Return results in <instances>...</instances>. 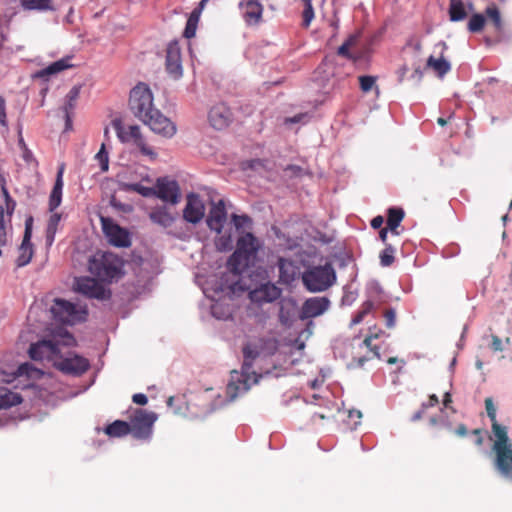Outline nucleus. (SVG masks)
<instances>
[{
    "mask_svg": "<svg viewBox=\"0 0 512 512\" xmlns=\"http://www.w3.org/2000/svg\"><path fill=\"white\" fill-rule=\"evenodd\" d=\"M276 349V341L273 339H259L256 342H248L244 345L243 364L241 371H232L226 387V395L229 401H234L239 395L246 393L253 384H257L261 375L253 371L254 361L263 353L264 346Z\"/></svg>",
    "mask_w": 512,
    "mask_h": 512,
    "instance_id": "1",
    "label": "nucleus"
},
{
    "mask_svg": "<svg viewBox=\"0 0 512 512\" xmlns=\"http://www.w3.org/2000/svg\"><path fill=\"white\" fill-rule=\"evenodd\" d=\"M485 409L491 421L492 452L495 454L494 467L501 477L512 482V440L508 426L497 421V409L493 399H485Z\"/></svg>",
    "mask_w": 512,
    "mask_h": 512,
    "instance_id": "2",
    "label": "nucleus"
},
{
    "mask_svg": "<svg viewBox=\"0 0 512 512\" xmlns=\"http://www.w3.org/2000/svg\"><path fill=\"white\" fill-rule=\"evenodd\" d=\"M130 109L134 115L156 133H160V112L153 106V96L149 87L139 83L130 92Z\"/></svg>",
    "mask_w": 512,
    "mask_h": 512,
    "instance_id": "3",
    "label": "nucleus"
},
{
    "mask_svg": "<svg viewBox=\"0 0 512 512\" xmlns=\"http://www.w3.org/2000/svg\"><path fill=\"white\" fill-rule=\"evenodd\" d=\"M259 242L252 233H246L236 243V249L228 260L230 270L235 274H241L254 263Z\"/></svg>",
    "mask_w": 512,
    "mask_h": 512,
    "instance_id": "4",
    "label": "nucleus"
},
{
    "mask_svg": "<svg viewBox=\"0 0 512 512\" xmlns=\"http://www.w3.org/2000/svg\"><path fill=\"white\" fill-rule=\"evenodd\" d=\"M89 271L103 282H111L123 275V261L111 252H97L89 260Z\"/></svg>",
    "mask_w": 512,
    "mask_h": 512,
    "instance_id": "5",
    "label": "nucleus"
},
{
    "mask_svg": "<svg viewBox=\"0 0 512 512\" xmlns=\"http://www.w3.org/2000/svg\"><path fill=\"white\" fill-rule=\"evenodd\" d=\"M335 279V271L328 264L312 267L302 274L303 285L312 293L327 290L334 284Z\"/></svg>",
    "mask_w": 512,
    "mask_h": 512,
    "instance_id": "6",
    "label": "nucleus"
},
{
    "mask_svg": "<svg viewBox=\"0 0 512 512\" xmlns=\"http://www.w3.org/2000/svg\"><path fill=\"white\" fill-rule=\"evenodd\" d=\"M50 311L56 321L70 325L85 320L87 315L85 309L78 310L73 303L59 298L54 300Z\"/></svg>",
    "mask_w": 512,
    "mask_h": 512,
    "instance_id": "7",
    "label": "nucleus"
},
{
    "mask_svg": "<svg viewBox=\"0 0 512 512\" xmlns=\"http://www.w3.org/2000/svg\"><path fill=\"white\" fill-rule=\"evenodd\" d=\"M113 126L121 142H133L140 149L143 155L148 156L151 159H156L157 154L146 145L137 125H131L128 128H124L120 121H113Z\"/></svg>",
    "mask_w": 512,
    "mask_h": 512,
    "instance_id": "8",
    "label": "nucleus"
},
{
    "mask_svg": "<svg viewBox=\"0 0 512 512\" xmlns=\"http://www.w3.org/2000/svg\"><path fill=\"white\" fill-rule=\"evenodd\" d=\"M128 414L131 432L137 438L147 436L150 433L154 422L157 420L156 414L149 413L140 408L130 409Z\"/></svg>",
    "mask_w": 512,
    "mask_h": 512,
    "instance_id": "9",
    "label": "nucleus"
},
{
    "mask_svg": "<svg viewBox=\"0 0 512 512\" xmlns=\"http://www.w3.org/2000/svg\"><path fill=\"white\" fill-rule=\"evenodd\" d=\"M103 233L110 244L115 247L126 248L131 245L130 233L109 217L100 218Z\"/></svg>",
    "mask_w": 512,
    "mask_h": 512,
    "instance_id": "10",
    "label": "nucleus"
},
{
    "mask_svg": "<svg viewBox=\"0 0 512 512\" xmlns=\"http://www.w3.org/2000/svg\"><path fill=\"white\" fill-rule=\"evenodd\" d=\"M28 352L30 358L35 361L48 360L55 364L59 356L60 349L58 344L53 340L44 339L31 344Z\"/></svg>",
    "mask_w": 512,
    "mask_h": 512,
    "instance_id": "11",
    "label": "nucleus"
},
{
    "mask_svg": "<svg viewBox=\"0 0 512 512\" xmlns=\"http://www.w3.org/2000/svg\"><path fill=\"white\" fill-rule=\"evenodd\" d=\"M331 302L326 296L310 297L304 301L299 311L301 320L312 319L323 315L330 308Z\"/></svg>",
    "mask_w": 512,
    "mask_h": 512,
    "instance_id": "12",
    "label": "nucleus"
},
{
    "mask_svg": "<svg viewBox=\"0 0 512 512\" xmlns=\"http://www.w3.org/2000/svg\"><path fill=\"white\" fill-rule=\"evenodd\" d=\"M54 366L66 374L81 375L89 369L90 364L86 358L79 355L73 354L62 357L59 353Z\"/></svg>",
    "mask_w": 512,
    "mask_h": 512,
    "instance_id": "13",
    "label": "nucleus"
},
{
    "mask_svg": "<svg viewBox=\"0 0 512 512\" xmlns=\"http://www.w3.org/2000/svg\"><path fill=\"white\" fill-rule=\"evenodd\" d=\"M75 290L88 298L104 300L110 297L104 286L96 279L90 277H80L75 281Z\"/></svg>",
    "mask_w": 512,
    "mask_h": 512,
    "instance_id": "14",
    "label": "nucleus"
},
{
    "mask_svg": "<svg viewBox=\"0 0 512 512\" xmlns=\"http://www.w3.org/2000/svg\"><path fill=\"white\" fill-rule=\"evenodd\" d=\"M281 289L275 284L267 282L249 292L252 304L262 305L272 303L281 296Z\"/></svg>",
    "mask_w": 512,
    "mask_h": 512,
    "instance_id": "15",
    "label": "nucleus"
},
{
    "mask_svg": "<svg viewBox=\"0 0 512 512\" xmlns=\"http://www.w3.org/2000/svg\"><path fill=\"white\" fill-rule=\"evenodd\" d=\"M165 69L172 79H179L183 75L181 51L177 42H172L166 50Z\"/></svg>",
    "mask_w": 512,
    "mask_h": 512,
    "instance_id": "16",
    "label": "nucleus"
},
{
    "mask_svg": "<svg viewBox=\"0 0 512 512\" xmlns=\"http://www.w3.org/2000/svg\"><path fill=\"white\" fill-rule=\"evenodd\" d=\"M32 224L33 218H27L25 221V231L23 239L19 247V255L16 260V264L18 267H23L30 263L34 254L33 244L31 243Z\"/></svg>",
    "mask_w": 512,
    "mask_h": 512,
    "instance_id": "17",
    "label": "nucleus"
},
{
    "mask_svg": "<svg viewBox=\"0 0 512 512\" xmlns=\"http://www.w3.org/2000/svg\"><path fill=\"white\" fill-rule=\"evenodd\" d=\"M205 214V206L199 195L191 193L183 210V218L192 224L199 223Z\"/></svg>",
    "mask_w": 512,
    "mask_h": 512,
    "instance_id": "18",
    "label": "nucleus"
},
{
    "mask_svg": "<svg viewBox=\"0 0 512 512\" xmlns=\"http://www.w3.org/2000/svg\"><path fill=\"white\" fill-rule=\"evenodd\" d=\"M247 25H257L262 20L263 6L259 0H242L238 4Z\"/></svg>",
    "mask_w": 512,
    "mask_h": 512,
    "instance_id": "19",
    "label": "nucleus"
},
{
    "mask_svg": "<svg viewBox=\"0 0 512 512\" xmlns=\"http://www.w3.org/2000/svg\"><path fill=\"white\" fill-rule=\"evenodd\" d=\"M227 220V211L223 200L213 203L206 218V224L210 230L221 233L223 226Z\"/></svg>",
    "mask_w": 512,
    "mask_h": 512,
    "instance_id": "20",
    "label": "nucleus"
},
{
    "mask_svg": "<svg viewBox=\"0 0 512 512\" xmlns=\"http://www.w3.org/2000/svg\"><path fill=\"white\" fill-rule=\"evenodd\" d=\"M231 111L224 104L212 107L209 111V121L213 128L222 130L228 126L231 121Z\"/></svg>",
    "mask_w": 512,
    "mask_h": 512,
    "instance_id": "21",
    "label": "nucleus"
},
{
    "mask_svg": "<svg viewBox=\"0 0 512 512\" xmlns=\"http://www.w3.org/2000/svg\"><path fill=\"white\" fill-rule=\"evenodd\" d=\"M277 266L279 269L280 283L290 285L292 282L295 281L299 273V267L293 260L279 257Z\"/></svg>",
    "mask_w": 512,
    "mask_h": 512,
    "instance_id": "22",
    "label": "nucleus"
},
{
    "mask_svg": "<svg viewBox=\"0 0 512 512\" xmlns=\"http://www.w3.org/2000/svg\"><path fill=\"white\" fill-rule=\"evenodd\" d=\"M297 314V303L293 298L280 301L279 322L285 327H291Z\"/></svg>",
    "mask_w": 512,
    "mask_h": 512,
    "instance_id": "23",
    "label": "nucleus"
},
{
    "mask_svg": "<svg viewBox=\"0 0 512 512\" xmlns=\"http://www.w3.org/2000/svg\"><path fill=\"white\" fill-rule=\"evenodd\" d=\"M435 48H441L440 57L438 59L434 56H429L427 59V67L433 68L439 77H443L451 70V64L443 57L444 51L447 49V44L440 41L435 45Z\"/></svg>",
    "mask_w": 512,
    "mask_h": 512,
    "instance_id": "24",
    "label": "nucleus"
},
{
    "mask_svg": "<svg viewBox=\"0 0 512 512\" xmlns=\"http://www.w3.org/2000/svg\"><path fill=\"white\" fill-rule=\"evenodd\" d=\"M65 171V163H61L58 167L56 180L49 197V210L53 212L60 206L62 201V190L64 186L63 174Z\"/></svg>",
    "mask_w": 512,
    "mask_h": 512,
    "instance_id": "25",
    "label": "nucleus"
},
{
    "mask_svg": "<svg viewBox=\"0 0 512 512\" xmlns=\"http://www.w3.org/2000/svg\"><path fill=\"white\" fill-rule=\"evenodd\" d=\"M162 202L177 204L181 198L180 187L177 181L162 177Z\"/></svg>",
    "mask_w": 512,
    "mask_h": 512,
    "instance_id": "26",
    "label": "nucleus"
},
{
    "mask_svg": "<svg viewBox=\"0 0 512 512\" xmlns=\"http://www.w3.org/2000/svg\"><path fill=\"white\" fill-rule=\"evenodd\" d=\"M19 3L24 11L29 12L46 13L57 10V3L55 0H19Z\"/></svg>",
    "mask_w": 512,
    "mask_h": 512,
    "instance_id": "27",
    "label": "nucleus"
},
{
    "mask_svg": "<svg viewBox=\"0 0 512 512\" xmlns=\"http://www.w3.org/2000/svg\"><path fill=\"white\" fill-rule=\"evenodd\" d=\"M123 188L129 191L137 192L143 197L160 198V177L156 178L152 186H147L140 183H126Z\"/></svg>",
    "mask_w": 512,
    "mask_h": 512,
    "instance_id": "28",
    "label": "nucleus"
},
{
    "mask_svg": "<svg viewBox=\"0 0 512 512\" xmlns=\"http://www.w3.org/2000/svg\"><path fill=\"white\" fill-rule=\"evenodd\" d=\"M21 402L22 397L19 393L13 392L6 387L0 386V409H7L18 405Z\"/></svg>",
    "mask_w": 512,
    "mask_h": 512,
    "instance_id": "29",
    "label": "nucleus"
},
{
    "mask_svg": "<svg viewBox=\"0 0 512 512\" xmlns=\"http://www.w3.org/2000/svg\"><path fill=\"white\" fill-rule=\"evenodd\" d=\"M80 95V87L74 86L70 89L68 94L66 95V102L63 107L65 118H66V126H70L71 124V113L76 106V102Z\"/></svg>",
    "mask_w": 512,
    "mask_h": 512,
    "instance_id": "30",
    "label": "nucleus"
},
{
    "mask_svg": "<svg viewBox=\"0 0 512 512\" xmlns=\"http://www.w3.org/2000/svg\"><path fill=\"white\" fill-rule=\"evenodd\" d=\"M130 432V424L122 420H116L105 428V433L110 437H122Z\"/></svg>",
    "mask_w": 512,
    "mask_h": 512,
    "instance_id": "31",
    "label": "nucleus"
},
{
    "mask_svg": "<svg viewBox=\"0 0 512 512\" xmlns=\"http://www.w3.org/2000/svg\"><path fill=\"white\" fill-rule=\"evenodd\" d=\"M70 59L71 58H63L58 61H55L52 64H50L49 66H47L46 68L39 71L37 75L39 77L44 78L46 76L56 74V73H59L67 68H70V67H72V64L70 63Z\"/></svg>",
    "mask_w": 512,
    "mask_h": 512,
    "instance_id": "32",
    "label": "nucleus"
},
{
    "mask_svg": "<svg viewBox=\"0 0 512 512\" xmlns=\"http://www.w3.org/2000/svg\"><path fill=\"white\" fill-rule=\"evenodd\" d=\"M167 407L175 415L187 417L188 405L182 396L169 397Z\"/></svg>",
    "mask_w": 512,
    "mask_h": 512,
    "instance_id": "33",
    "label": "nucleus"
},
{
    "mask_svg": "<svg viewBox=\"0 0 512 512\" xmlns=\"http://www.w3.org/2000/svg\"><path fill=\"white\" fill-rule=\"evenodd\" d=\"M449 16L452 22H459L466 18L467 13L462 0H450Z\"/></svg>",
    "mask_w": 512,
    "mask_h": 512,
    "instance_id": "34",
    "label": "nucleus"
},
{
    "mask_svg": "<svg viewBox=\"0 0 512 512\" xmlns=\"http://www.w3.org/2000/svg\"><path fill=\"white\" fill-rule=\"evenodd\" d=\"M405 216L404 210L402 208L391 207L388 209L387 216V227L389 229L398 228L401 221Z\"/></svg>",
    "mask_w": 512,
    "mask_h": 512,
    "instance_id": "35",
    "label": "nucleus"
},
{
    "mask_svg": "<svg viewBox=\"0 0 512 512\" xmlns=\"http://www.w3.org/2000/svg\"><path fill=\"white\" fill-rule=\"evenodd\" d=\"M485 16L480 13L473 14L467 24V29L471 33H479L485 26Z\"/></svg>",
    "mask_w": 512,
    "mask_h": 512,
    "instance_id": "36",
    "label": "nucleus"
},
{
    "mask_svg": "<svg viewBox=\"0 0 512 512\" xmlns=\"http://www.w3.org/2000/svg\"><path fill=\"white\" fill-rule=\"evenodd\" d=\"M485 14L493 23L496 31H502L503 23L499 9L495 5L488 6L485 10Z\"/></svg>",
    "mask_w": 512,
    "mask_h": 512,
    "instance_id": "37",
    "label": "nucleus"
},
{
    "mask_svg": "<svg viewBox=\"0 0 512 512\" xmlns=\"http://www.w3.org/2000/svg\"><path fill=\"white\" fill-rule=\"evenodd\" d=\"M211 314L219 320H226L231 316V309L228 305L215 302L211 305Z\"/></svg>",
    "mask_w": 512,
    "mask_h": 512,
    "instance_id": "38",
    "label": "nucleus"
},
{
    "mask_svg": "<svg viewBox=\"0 0 512 512\" xmlns=\"http://www.w3.org/2000/svg\"><path fill=\"white\" fill-rule=\"evenodd\" d=\"M395 248L391 244H386L385 249L380 253V264L383 267H389L393 264L395 257Z\"/></svg>",
    "mask_w": 512,
    "mask_h": 512,
    "instance_id": "39",
    "label": "nucleus"
},
{
    "mask_svg": "<svg viewBox=\"0 0 512 512\" xmlns=\"http://www.w3.org/2000/svg\"><path fill=\"white\" fill-rule=\"evenodd\" d=\"M374 308V303L373 301L371 300H367L365 301L362 306H361V309L360 311L354 316V318L352 319L351 321V325H357L359 323H361L364 319V317L370 313L372 311V309Z\"/></svg>",
    "mask_w": 512,
    "mask_h": 512,
    "instance_id": "40",
    "label": "nucleus"
},
{
    "mask_svg": "<svg viewBox=\"0 0 512 512\" xmlns=\"http://www.w3.org/2000/svg\"><path fill=\"white\" fill-rule=\"evenodd\" d=\"M162 137L172 138L177 132L176 124L162 115Z\"/></svg>",
    "mask_w": 512,
    "mask_h": 512,
    "instance_id": "41",
    "label": "nucleus"
},
{
    "mask_svg": "<svg viewBox=\"0 0 512 512\" xmlns=\"http://www.w3.org/2000/svg\"><path fill=\"white\" fill-rule=\"evenodd\" d=\"M357 41L356 35H350L349 38L338 48V55L343 56L345 58L351 59L352 55L349 51L350 46H352Z\"/></svg>",
    "mask_w": 512,
    "mask_h": 512,
    "instance_id": "42",
    "label": "nucleus"
},
{
    "mask_svg": "<svg viewBox=\"0 0 512 512\" xmlns=\"http://www.w3.org/2000/svg\"><path fill=\"white\" fill-rule=\"evenodd\" d=\"M311 119V115L309 113H299L292 117H286L284 119V124L290 125V124H306Z\"/></svg>",
    "mask_w": 512,
    "mask_h": 512,
    "instance_id": "43",
    "label": "nucleus"
},
{
    "mask_svg": "<svg viewBox=\"0 0 512 512\" xmlns=\"http://www.w3.org/2000/svg\"><path fill=\"white\" fill-rule=\"evenodd\" d=\"M359 82L361 90L367 93L375 86L376 78L370 75H363L359 77Z\"/></svg>",
    "mask_w": 512,
    "mask_h": 512,
    "instance_id": "44",
    "label": "nucleus"
},
{
    "mask_svg": "<svg viewBox=\"0 0 512 512\" xmlns=\"http://www.w3.org/2000/svg\"><path fill=\"white\" fill-rule=\"evenodd\" d=\"M110 205L114 209L123 212V213H131L133 211V206L128 203H122L115 196H112L110 199Z\"/></svg>",
    "mask_w": 512,
    "mask_h": 512,
    "instance_id": "45",
    "label": "nucleus"
},
{
    "mask_svg": "<svg viewBox=\"0 0 512 512\" xmlns=\"http://www.w3.org/2000/svg\"><path fill=\"white\" fill-rule=\"evenodd\" d=\"M96 158L100 162L101 170L104 171V172L107 171L108 168H109V159H108V153L105 150V144L104 143L101 145L100 150L96 154Z\"/></svg>",
    "mask_w": 512,
    "mask_h": 512,
    "instance_id": "46",
    "label": "nucleus"
},
{
    "mask_svg": "<svg viewBox=\"0 0 512 512\" xmlns=\"http://www.w3.org/2000/svg\"><path fill=\"white\" fill-rule=\"evenodd\" d=\"M7 243V233L6 227L4 223V209L0 206V247L6 245Z\"/></svg>",
    "mask_w": 512,
    "mask_h": 512,
    "instance_id": "47",
    "label": "nucleus"
},
{
    "mask_svg": "<svg viewBox=\"0 0 512 512\" xmlns=\"http://www.w3.org/2000/svg\"><path fill=\"white\" fill-rule=\"evenodd\" d=\"M0 125L4 128L8 127L7 114H6V101L0 95Z\"/></svg>",
    "mask_w": 512,
    "mask_h": 512,
    "instance_id": "48",
    "label": "nucleus"
},
{
    "mask_svg": "<svg viewBox=\"0 0 512 512\" xmlns=\"http://www.w3.org/2000/svg\"><path fill=\"white\" fill-rule=\"evenodd\" d=\"M384 318L386 321L387 328H393L396 324V311L393 308H390L385 311Z\"/></svg>",
    "mask_w": 512,
    "mask_h": 512,
    "instance_id": "49",
    "label": "nucleus"
},
{
    "mask_svg": "<svg viewBox=\"0 0 512 512\" xmlns=\"http://www.w3.org/2000/svg\"><path fill=\"white\" fill-rule=\"evenodd\" d=\"M60 220H61V215L59 213H53L49 217L46 230L57 232Z\"/></svg>",
    "mask_w": 512,
    "mask_h": 512,
    "instance_id": "50",
    "label": "nucleus"
},
{
    "mask_svg": "<svg viewBox=\"0 0 512 512\" xmlns=\"http://www.w3.org/2000/svg\"><path fill=\"white\" fill-rule=\"evenodd\" d=\"M314 18V9L312 5L304 6L303 11V25L308 27Z\"/></svg>",
    "mask_w": 512,
    "mask_h": 512,
    "instance_id": "51",
    "label": "nucleus"
},
{
    "mask_svg": "<svg viewBox=\"0 0 512 512\" xmlns=\"http://www.w3.org/2000/svg\"><path fill=\"white\" fill-rule=\"evenodd\" d=\"M197 23L187 20L183 35L192 38L196 35Z\"/></svg>",
    "mask_w": 512,
    "mask_h": 512,
    "instance_id": "52",
    "label": "nucleus"
},
{
    "mask_svg": "<svg viewBox=\"0 0 512 512\" xmlns=\"http://www.w3.org/2000/svg\"><path fill=\"white\" fill-rule=\"evenodd\" d=\"M234 225L237 229L242 228L245 224L250 223L251 219L247 215H236L232 216Z\"/></svg>",
    "mask_w": 512,
    "mask_h": 512,
    "instance_id": "53",
    "label": "nucleus"
},
{
    "mask_svg": "<svg viewBox=\"0 0 512 512\" xmlns=\"http://www.w3.org/2000/svg\"><path fill=\"white\" fill-rule=\"evenodd\" d=\"M490 347L495 352L504 350L502 340L497 335H491Z\"/></svg>",
    "mask_w": 512,
    "mask_h": 512,
    "instance_id": "54",
    "label": "nucleus"
},
{
    "mask_svg": "<svg viewBox=\"0 0 512 512\" xmlns=\"http://www.w3.org/2000/svg\"><path fill=\"white\" fill-rule=\"evenodd\" d=\"M369 292L371 294V296H378L380 294L383 293V289L381 287V285L379 284V282L377 281H372L370 284H369Z\"/></svg>",
    "mask_w": 512,
    "mask_h": 512,
    "instance_id": "55",
    "label": "nucleus"
},
{
    "mask_svg": "<svg viewBox=\"0 0 512 512\" xmlns=\"http://www.w3.org/2000/svg\"><path fill=\"white\" fill-rule=\"evenodd\" d=\"M132 401L137 405L143 406L147 404L148 399L145 394L137 393L133 395Z\"/></svg>",
    "mask_w": 512,
    "mask_h": 512,
    "instance_id": "56",
    "label": "nucleus"
},
{
    "mask_svg": "<svg viewBox=\"0 0 512 512\" xmlns=\"http://www.w3.org/2000/svg\"><path fill=\"white\" fill-rule=\"evenodd\" d=\"M3 192L6 197V201H7L8 213L11 214L15 208V202L10 198L8 191L4 187H3Z\"/></svg>",
    "mask_w": 512,
    "mask_h": 512,
    "instance_id": "57",
    "label": "nucleus"
},
{
    "mask_svg": "<svg viewBox=\"0 0 512 512\" xmlns=\"http://www.w3.org/2000/svg\"><path fill=\"white\" fill-rule=\"evenodd\" d=\"M56 231H49L46 230L45 240H46V246L51 247L54 240H55Z\"/></svg>",
    "mask_w": 512,
    "mask_h": 512,
    "instance_id": "58",
    "label": "nucleus"
},
{
    "mask_svg": "<svg viewBox=\"0 0 512 512\" xmlns=\"http://www.w3.org/2000/svg\"><path fill=\"white\" fill-rule=\"evenodd\" d=\"M429 423H430V425H432V426H435V425L441 424V425H443V426H445V427L450 428V424H449V423H447V421H445V420H444V419H442V418L431 417V418L429 419Z\"/></svg>",
    "mask_w": 512,
    "mask_h": 512,
    "instance_id": "59",
    "label": "nucleus"
},
{
    "mask_svg": "<svg viewBox=\"0 0 512 512\" xmlns=\"http://www.w3.org/2000/svg\"><path fill=\"white\" fill-rule=\"evenodd\" d=\"M438 402H439L438 397L435 394H433L429 397V401L427 403L422 404L423 409H427L428 407L435 406L436 404H438Z\"/></svg>",
    "mask_w": 512,
    "mask_h": 512,
    "instance_id": "60",
    "label": "nucleus"
},
{
    "mask_svg": "<svg viewBox=\"0 0 512 512\" xmlns=\"http://www.w3.org/2000/svg\"><path fill=\"white\" fill-rule=\"evenodd\" d=\"M454 433L459 437H464L468 434L467 428L464 424H459L454 430Z\"/></svg>",
    "mask_w": 512,
    "mask_h": 512,
    "instance_id": "61",
    "label": "nucleus"
},
{
    "mask_svg": "<svg viewBox=\"0 0 512 512\" xmlns=\"http://www.w3.org/2000/svg\"><path fill=\"white\" fill-rule=\"evenodd\" d=\"M201 13H202V11H200V10H199V9H197V8H195V9L191 12V14H190V16H189L188 20H190V21L195 22V23H197V24H198Z\"/></svg>",
    "mask_w": 512,
    "mask_h": 512,
    "instance_id": "62",
    "label": "nucleus"
},
{
    "mask_svg": "<svg viewBox=\"0 0 512 512\" xmlns=\"http://www.w3.org/2000/svg\"><path fill=\"white\" fill-rule=\"evenodd\" d=\"M383 217L382 216H376L372 219L371 221V227L374 228V229H378L382 226L383 224Z\"/></svg>",
    "mask_w": 512,
    "mask_h": 512,
    "instance_id": "63",
    "label": "nucleus"
},
{
    "mask_svg": "<svg viewBox=\"0 0 512 512\" xmlns=\"http://www.w3.org/2000/svg\"><path fill=\"white\" fill-rule=\"evenodd\" d=\"M287 171H291L292 174L294 175H299L300 172L302 171L301 167L299 166H296V165H289L287 168H286Z\"/></svg>",
    "mask_w": 512,
    "mask_h": 512,
    "instance_id": "64",
    "label": "nucleus"
}]
</instances>
